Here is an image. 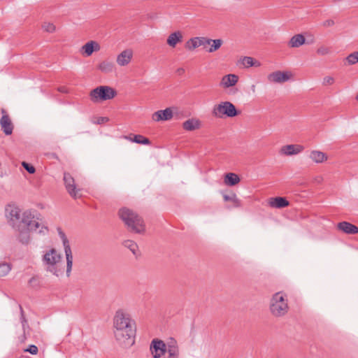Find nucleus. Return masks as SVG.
I'll return each instance as SVG.
<instances>
[{"label": "nucleus", "mask_w": 358, "mask_h": 358, "mask_svg": "<svg viewBox=\"0 0 358 358\" xmlns=\"http://www.w3.org/2000/svg\"><path fill=\"white\" fill-rule=\"evenodd\" d=\"M113 334L116 341L124 348L135 343L136 322L127 311L117 310L113 319Z\"/></svg>", "instance_id": "obj_1"}, {"label": "nucleus", "mask_w": 358, "mask_h": 358, "mask_svg": "<svg viewBox=\"0 0 358 358\" xmlns=\"http://www.w3.org/2000/svg\"><path fill=\"white\" fill-rule=\"evenodd\" d=\"M43 266L47 272L59 277L63 275L64 266L61 253L55 248L43 251L41 258Z\"/></svg>", "instance_id": "obj_2"}, {"label": "nucleus", "mask_w": 358, "mask_h": 358, "mask_svg": "<svg viewBox=\"0 0 358 358\" xmlns=\"http://www.w3.org/2000/svg\"><path fill=\"white\" fill-rule=\"evenodd\" d=\"M118 214L130 231L136 234H141L145 231L143 220L132 210L122 208L119 210Z\"/></svg>", "instance_id": "obj_3"}, {"label": "nucleus", "mask_w": 358, "mask_h": 358, "mask_svg": "<svg viewBox=\"0 0 358 358\" xmlns=\"http://www.w3.org/2000/svg\"><path fill=\"white\" fill-rule=\"evenodd\" d=\"M25 231H35L41 235H46L48 234L49 229L41 222V220L36 211H26L24 213V232Z\"/></svg>", "instance_id": "obj_4"}, {"label": "nucleus", "mask_w": 358, "mask_h": 358, "mask_svg": "<svg viewBox=\"0 0 358 358\" xmlns=\"http://www.w3.org/2000/svg\"><path fill=\"white\" fill-rule=\"evenodd\" d=\"M5 215L8 220L9 225L15 231L22 234V218L21 217V210L14 203L8 204L5 208Z\"/></svg>", "instance_id": "obj_5"}, {"label": "nucleus", "mask_w": 358, "mask_h": 358, "mask_svg": "<svg viewBox=\"0 0 358 358\" xmlns=\"http://www.w3.org/2000/svg\"><path fill=\"white\" fill-rule=\"evenodd\" d=\"M289 310L287 299L282 292L273 295L270 302V310L275 317L285 315Z\"/></svg>", "instance_id": "obj_6"}, {"label": "nucleus", "mask_w": 358, "mask_h": 358, "mask_svg": "<svg viewBox=\"0 0 358 358\" xmlns=\"http://www.w3.org/2000/svg\"><path fill=\"white\" fill-rule=\"evenodd\" d=\"M117 95V91L108 85H101L90 92V99L93 103H100L110 100Z\"/></svg>", "instance_id": "obj_7"}, {"label": "nucleus", "mask_w": 358, "mask_h": 358, "mask_svg": "<svg viewBox=\"0 0 358 358\" xmlns=\"http://www.w3.org/2000/svg\"><path fill=\"white\" fill-rule=\"evenodd\" d=\"M59 237L60 238L62 245L64 247V250L65 253V257L66 261V276L69 277L71 274L72 271V267H73V257L69 241L64 233V231L62 229L61 227H57V229Z\"/></svg>", "instance_id": "obj_8"}, {"label": "nucleus", "mask_w": 358, "mask_h": 358, "mask_svg": "<svg viewBox=\"0 0 358 358\" xmlns=\"http://www.w3.org/2000/svg\"><path fill=\"white\" fill-rule=\"evenodd\" d=\"M64 182L67 192L72 198L76 199L81 197V189L76 187L74 178L70 173H64Z\"/></svg>", "instance_id": "obj_9"}, {"label": "nucleus", "mask_w": 358, "mask_h": 358, "mask_svg": "<svg viewBox=\"0 0 358 358\" xmlns=\"http://www.w3.org/2000/svg\"><path fill=\"white\" fill-rule=\"evenodd\" d=\"M150 349L154 358H160L166 352L165 343L162 341L157 339H154L152 341Z\"/></svg>", "instance_id": "obj_10"}, {"label": "nucleus", "mask_w": 358, "mask_h": 358, "mask_svg": "<svg viewBox=\"0 0 358 358\" xmlns=\"http://www.w3.org/2000/svg\"><path fill=\"white\" fill-rule=\"evenodd\" d=\"M209 39L210 38L206 37L192 38L186 43V48L189 50H193L196 48L203 46V48L206 49L208 45H209Z\"/></svg>", "instance_id": "obj_11"}, {"label": "nucleus", "mask_w": 358, "mask_h": 358, "mask_svg": "<svg viewBox=\"0 0 358 358\" xmlns=\"http://www.w3.org/2000/svg\"><path fill=\"white\" fill-rule=\"evenodd\" d=\"M292 73L289 72H282L276 71L270 73L267 78L270 83H282L289 80Z\"/></svg>", "instance_id": "obj_12"}, {"label": "nucleus", "mask_w": 358, "mask_h": 358, "mask_svg": "<svg viewBox=\"0 0 358 358\" xmlns=\"http://www.w3.org/2000/svg\"><path fill=\"white\" fill-rule=\"evenodd\" d=\"M304 150V147L299 144H291L282 146L279 153L284 156L296 155L301 153Z\"/></svg>", "instance_id": "obj_13"}, {"label": "nucleus", "mask_w": 358, "mask_h": 358, "mask_svg": "<svg viewBox=\"0 0 358 358\" xmlns=\"http://www.w3.org/2000/svg\"><path fill=\"white\" fill-rule=\"evenodd\" d=\"M308 158L315 164H322L329 159L328 155L318 150H311L308 152Z\"/></svg>", "instance_id": "obj_14"}, {"label": "nucleus", "mask_w": 358, "mask_h": 358, "mask_svg": "<svg viewBox=\"0 0 358 358\" xmlns=\"http://www.w3.org/2000/svg\"><path fill=\"white\" fill-rule=\"evenodd\" d=\"M132 57L133 51L131 49H126L117 55L116 62L119 66H124L131 62Z\"/></svg>", "instance_id": "obj_15"}, {"label": "nucleus", "mask_w": 358, "mask_h": 358, "mask_svg": "<svg viewBox=\"0 0 358 358\" xmlns=\"http://www.w3.org/2000/svg\"><path fill=\"white\" fill-rule=\"evenodd\" d=\"M100 48V45L96 41H90L81 48V51L83 52V55L89 57L91 56L94 52L99 51Z\"/></svg>", "instance_id": "obj_16"}, {"label": "nucleus", "mask_w": 358, "mask_h": 358, "mask_svg": "<svg viewBox=\"0 0 358 358\" xmlns=\"http://www.w3.org/2000/svg\"><path fill=\"white\" fill-rule=\"evenodd\" d=\"M337 229L347 234H356L358 227L348 222H341L337 224Z\"/></svg>", "instance_id": "obj_17"}, {"label": "nucleus", "mask_w": 358, "mask_h": 358, "mask_svg": "<svg viewBox=\"0 0 358 358\" xmlns=\"http://www.w3.org/2000/svg\"><path fill=\"white\" fill-rule=\"evenodd\" d=\"M268 205L274 208H283L289 205V202L285 197L276 196L270 198Z\"/></svg>", "instance_id": "obj_18"}, {"label": "nucleus", "mask_w": 358, "mask_h": 358, "mask_svg": "<svg viewBox=\"0 0 358 358\" xmlns=\"http://www.w3.org/2000/svg\"><path fill=\"white\" fill-rule=\"evenodd\" d=\"M1 129L6 135H10L13 132V126L10 118L8 115H3L0 120Z\"/></svg>", "instance_id": "obj_19"}, {"label": "nucleus", "mask_w": 358, "mask_h": 358, "mask_svg": "<svg viewBox=\"0 0 358 358\" xmlns=\"http://www.w3.org/2000/svg\"><path fill=\"white\" fill-rule=\"evenodd\" d=\"M212 112H238L233 103L229 101L221 102L215 105Z\"/></svg>", "instance_id": "obj_20"}, {"label": "nucleus", "mask_w": 358, "mask_h": 358, "mask_svg": "<svg viewBox=\"0 0 358 358\" xmlns=\"http://www.w3.org/2000/svg\"><path fill=\"white\" fill-rule=\"evenodd\" d=\"M238 80V76L235 74H228L222 77L220 85L224 88H228L234 86Z\"/></svg>", "instance_id": "obj_21"}, {"label": "nucleus", "mask_w": 358, "mask_h": 358, "mask_svg": "<svg viewBox=\"0 0 358 358\" xmlns=\"http://www.w3.org/2000/svg\"><path fill=\"white\" fill-rule=\"evenodd\" d=\"M182 39V32L180 31H177L171 33L167 38L166 43L167 44L172 47L175 48L176 44L179 42H181Z\"/></svg>", "instance_id": "obj_22"}, {"label": "nucleus", "mask_w": 358, "mask_h": 358, "mask_svg": "<svg viewBox=\"0 0 358 358\" xmlns=\"http://www.w3.org/2000/svg\"><path fill=\"white\" fill-rule=\"evenodd\" d=\"M306 43V38L301 34H298L293 36L289 43L288 45L290 48H299Z\"/></svg>", "instance_id": "obj_23"}, {"label": "nucleus", "mask_w": 358, "mask_h": 358, "mask_svg": "<svg viewBox=\"0 0 358 358\" xmlns=\"http://www.w3.org/2000/svg\"><path fill=\"white\" fill-rule=\"evenodd\" d=\"M201 122L199 120L192 118L183 122L182 127L185 130L194 131L200 128Z\"/></svg>", "instance_id": "obj_24"}, {"label": "nucleus", "mask_w": 358, "mask_h": 358, "mask_svg": "<svg viewBox=\"0 0 358 358\" xmlns=\"http://www.w3.org/2000/svg\"><path fill=\"white\" fill-rule=\"evenodd\" d=\"M239 64L243 65L244 68H250L252 66L259 67L261 63L251 57H243L239 60Z\"/></svg>", "instance_id": "obj_25"}, {"label": "nucleus", "mask_w": 358, "mask_h": 358, "mask_svg": "<svg viewBox=\"0 0 358 358\" xmlns=\"http://www.w3.org/2000/svg\"><path fill=\"white\" fill-rule=\"evenodd\" d=\"M130 141L135 142L138 144L148 145L150 144V140L148 138L144 137L142 135H134L130 134L129 136H124L123 137Z\"/></svg>", "instance_id": "obj_26"}, {"label": "nucleus", "mask_w": 358, "mask_h": 358, "mask_svg": "<svg viewBox=\"0 0 358 358\" xmlns=\"http://www.w3.org/2000/svg\"><path fill=\"white\" fill-rule=\"evenodd\" d=\"M97 69L103 73H110L114 71L115 65L109 61H103L97 66Z\"/></svg>", "instance_id": "obj_27"}, {"label": "nucleus", "mask_w": 358, "mask_h": 358, "mask_svg": "<svg viewBox=\"0 0 358 358\" xmlns=\"http://www.w3.org/2000/svg\"><path fill=\"white\" fill-rule=\"evenodd\" d=\"M240 178L238 175L233 173H227L224 177V183L229 186H234L238 184Z\"/></svg>", "instance_id": "obj_28"}, {"label": "nucleus", "mask_w": 358, "mask_h": 358, "mask_svg": "<svg viewBox=\"0 0 358 358\" xmlns=\"http://www.w3.org/2000/svg\"><path fill=\"white\" fill-rule=\"evenodd\" d=\"M167 355H165L164 358H178L179 357V349L178 346L175 345H170L166 348Z\"/></svg>", "instance_id": "obj_29"}, {"label": "nucleus", "mask_w": 358, "mask_h": 358, "mask_svg": "<svg viewBox=\"0 0 358 358\" xmlns=\"http://www.w3.org/2000/svg\"><path fill=\"white\" fill-rule=\"evenodd\" d=\"M209 45L210 46L208 49H206V51L208 52H213L217 50L222 45L223 41L221 39H209Z\"/></svg>", "instance_id": "obj_30"}, {"label": "nucleus", "mask_w": 358, "mask_h": 358, "mask_svg": "<svg viewBox=\"0 0 358 358\" xmlns=\"http://www.w3.org/2000/svg\"><path fill=\"white\" fill-rule=\"evenodd\" d=\"M123 245L125 248L130 250V251L134 255H138V247L137 244L131 240H126L123 242Z\"/></svg>", "instance_id": "obj_31"}, {"label": "nucleus", "mask_w": 358, "mask_h": 358, "mask_svg": "<svg viewBox=\"0 0 358 358\" xmlns=\"http://www.w3.org/2000/svg\"><path fill=\"white\" fill-rule=\"evenodd\" d=\"M173 117V113H153L152 120L155 121L169 120Z\"/></svg>", "instance_id": "obj_32"}, {"label": "nucleus", "mask_w": 358, "mask_h": 358, "mask_svg": "<svg viewBox=\"0 0 358 358\" xmlns=\"http://www.w3.org/2000/svg\"><path fill=\"white\" fill-rule=\"evenodd\" d=\"M346 60L349 64H355L358 62V51L354 52L350 54L347 57Z\"/></svg>", "instance_id": "obj_33"}, {"label": "nucleus", "mask_w": 358, "mask_h": 358, "mask_svg": "<svg viewBox=\"0 0 358 358\" xmlns=\"http://www.w3.org/2000/svg\"><path fill=\"white\" fill-rule=\"evenodd\" d=\"M92 121L94 124H103L109 121V118L107 117L94 116Z\"/></svg>", "instance_id": "obj_34"}, {"label": "nucleus", "mask_w": 358, "mask_h": 358, "mask_svg": "<svg viewBox=\"0 0 358 358\" xmlns=\"http://www.w3.org/2000/svg\"><path fill=\"white\" fill-rule=\"evenodd\" d=\"M42 29L48 33H53L56 29L55 26L52 23L48 22H43L42 24Z\"/></svg>", "instance_id": "obj_35"}, {"label": "nucleus", "mask_w": 358, "mask_h": 358, "mask_svg": "<svg viewBox=\"0 0 358 358\" xmlns=\"http://www.w3.org/2000/svg\"><path fill=\"white\" fill-rule=\"evenodd\" d=\"M10 267L8 264H0V278L5 276L8 273Z\"/></svg>", "instance_id": "obj_36"}, {"label": "nucleus", "mask_w": 358, "mask_h": 358, "mask_svg": "<svg viewBox=\"0 0 358 358\" xmlns=\"http://www.w3.org/2000/svg\"><path fill=\"white\" fill-rule=\"evenodd\" d=\"M224 200L225 201H232L234 203V204L236 206H238L240 205V201L239 200L236 198V196L235 194L232 195V196H229V195H224Z\"/></svg>", "instance_id": "obj_37"}, {"label": "nucleus", "mask_w": 358, "mask_h": 358, "mask_svg": "<svg viewBox=\"0 0 358 358\" xmlns=\"http://www.w3.org/2000/svg\"><path fill=\"white\" fill-rule=\"evenodd\" d=\"M38 352L37 346L34 345H30L27 348H24V352H29L31 355H36Z\"/></svg>", "instance_id": "obj_38"}, {"label": "nucleus", "mask_w": 358, "mask_h": 358, "mask_svg": "<svg viewBox=\"0 0 358 358\" xmlns=\"http://www.w3.org/2000/svg\"><path fill=\"white\" fill-rule=\"evenodd\" d=\"M330 52V50L328 47L326 46H320L317 50V53L320 55H325Z\"/></svg>", "instance_id": "obj_39"}, {"label": "nucleus", "mask_w": 358, "mask_h": 358, "mask_svg": "<svg viewBox=\"0 0 358 358\" xmlns=\"http://www.w3.org/2000/svg\"><path fill=\"white\" fill-rule=\"evenodd\" d=\"M24 169H25L27 171H28L29 173H34L36 172V169L35 167L30 164H28L27 162H24Z\"/></svg>", "instance_id": "obj_40"}, {"label": "nucleus", "mask_w": 358, "mask_h": 358, "mask_svg": "<svg viewBox=\"0 0 358 358\" xmlns=\"http://www.w3.org/2000/svg\"><path fill=\"white\" fill-rule=\"evenodd\" d=\"M334 78L333 77H331V76H326L323 79V84L324 85H332L334 84Z\"/></svg>", "instance_id": "obj_41"}, {"label": "nucleus", "mask_w": 358, "mask_h": 358, "mask_svg": "<svg viewBox=\"0 0 358 358\" xmlns=\"http://www.w3.org/2000/svg\"><path fill=\"white\" fill-rule=\"evenodd\" d=\"M238 113H215V116L219 118H225L227 117H234Z\"/></svg>", "instance_id": "obj_42"}, {"label": "nucleus", "mask_w": 358, "mask_h": 358, "mask_svg": "<svg viewBox=\"0 0 358 358\" xmlns=\"http://www.w3.org/2000/svg\"><path fill=\"white\" fill-rule=\"evenodd\" d=\"M334 24V22L332 20H327L323 22L324 27H331Z\"/></svg>", "instance_id": "obj_43"}, {"label": "nucleus", "mask_w": 358, "mask_h": 358, "mask_svg": "<svg viewBox=\"0 0 358 358\" xmlns=\"http://www.w3.org/2000/svg\"><path fill=\"white\" fill-rule=\"evenodd\" d=\"M176 110L174 107H168L164 110H159L157 112H174V110Z\"/></svg>", "instance_id": "obj_44"}, {"label": "nucleus", "mask_w": 358, "mask_h": 358, "mask_svg": "<svg viewBox=\"0 0 358 358\" xmlns=\"http://www.w3.org/2000/svg\"><path fill=\"white\" fill-rule=\"evenodd\" d=\"M58 91L62 92V93H67L68 92L67 88L66 87H64V86H62V87H58Z\"/></svg>", "instance_id": "obj_45"}, {"label": "nucleus", "mask_w": 358, "mask_h": 358, "mask_svg": "<svg viewBox=\"0 0 358 358\" xmlns=\"http://www.w3.org/2000/svg\"><path fill=\"white\" fill-rule=\"evenodd\" d=\"M323 180V178L322 176H317L315 178V181L317 183H320Z\"/></svg>", "instance_id": "obj_46"}, {"label": "nucleus", "mask_w": 358, "mask_h": 358, "mask_svg": "<svg viewBox=\"0 0 358 358\" xmlns=\"http://www.w3.org/2000/svg\"><path fill=\"white\" fill-rule=\"evenodd\" d=\"M19 308L20 309V315H21L20 320H22V306L20 304H19Z\"/></svg>", "instance_id": "obj_47"}, {"label": "nucleus", "mask_w": 358, "mask_h": 358, "mask_svg": "<svg viewBox=\"0 0 358 358\" xmlns=\"http://www.w3.org/2000/svg\"><path fill=\"white\" fill-rule=\"evenodd\" d=\"M185 70L182 68H180L178 69V72L179 74L183 73Z\"/></svg>", "instance_id": "obj_48"}, {"label": "nucleus", "mask_w": 358, "mask_h": 358, "mask_svg": "<svg viewBox=\"0 0 358 358\" xmlns=\"http://www.w3.org/2000/svg\"><path fill=\"white\" fill-rule=\"evenodd\" d=\"M36 281H37V280H36V278H31V279L29 280V283L31 285L33 282H36Z\"/></svg>", "instance_id": "obj_49"}, {"label": "nucleus", "mask_w": 358, "mask_h": 358, "mask_svg": "<svg viewBox=\"0 0 358 358\" xmlns=\"http://www.w3.org/2000/svg\"><path fill=\"white\" fill-rule=\"evenodd\" d=\"M30 241V238L28 237L26 241L24 239V243L26 242V243H28L29 241Z\"/></svg>", "instance_id": "obj_50"}, {"label": "nucleus", "mask_w": 358, "mask_h": 358, "mask_svg": "<svg viewBox=\"0 0 358 358\" xmlns=\"http://www.w3.org/2000/svg\"><path fill=\"white\" fill-rule=\"evenodd\" d=\"M356 99L358 101V92H357V94L356 96Z\"/></svg>", "instance_id": "obj_51"}]
</instances>
